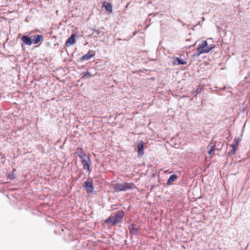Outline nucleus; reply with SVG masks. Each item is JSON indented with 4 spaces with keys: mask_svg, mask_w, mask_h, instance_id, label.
Listing matches in <instances>:
<instances>
[{
    "mask_svg": "<svg viewBox=\"0 0 250 250\" xmlns=\"http://www.w3.org/2000/svg\"><path fill=\"white\" fill-rule=\"evenodd\" d=\"M214 47V46H208L207 42L204 41L201 44L199 45L196 49L197 52L194 56L198 57L202 54L208 53Z\"/></svg>",
    "mask_w": 250,
    "mask_h": 250,
    "instance_id": "obj_1",
    "label": "nucleus"
},
{
    "mask_svg": "<svg viewBox=\"0 0 250 250\" xmlns=\"http://www.w3.org/2000/svg\"><path fill=\"white\" fill-rule=\"evenodd\" d=\"M135 185L131 183H117L114 185V188L116 191H126L133 189Z\"/></svg>",
    "mask_w": 250,
    "mask_h": 250,
    "instance_id": "obj_2",
    "label": "nucleus"
},
{
    "mask_svg": "<svg viewBox=\"0 0 250 250\" xmlns=\"http://www.w3.org/2000/svg\"><path fill=\"white\" fill-rule=\"evenodd\" d=\"M124 215V212L123 211H119L117 212L114 215L111 216L107 219L105 222L107 223H111L115 225L119 223Z\"/></svg>",
    "mask_w": 250,
    "mask_h": 250,
    "instance_id": "obj_3",
    "label": "nucleus"
},
{
    "mask_svg": "<svg viewBox=\"0 0 250 250\" xmlns=\"http://www.w3.org/2000/svg\"><path fill=\"white\" fill-rule=\"evenodd\" d=\"M30 38L33 44H37L43 40V36L41 35L31 36Z\"/></svg>",
    "mask_w": 250,
    "mask_h": 250,
    "instance_id": "obj_4",
    "label": "nucleus"
},
{
    "mask_svg": "<svg viewBox=\"0 0 250 250\" xmlns=\"http://www.w3.org/2000/svg\"><path fill=\"white\" fill-rule=\"evenodd\" d=\"M138 154L139 156H142L144 154V144L142 141H139L137 144Z\"/></svg>",
    "mask_w": 250,
    "mask_h": 250,
    "instance_id": "obj_5",
    "label": "nucleus"
},
{
    "mask_svg": "<svg viewBox=\"0 0 250 250\" xmlns=\"http://www.w3.org/2000/svg\"><path fill=\"white\" fill-rule=\"evenodd\" d=\"M21 41L22 42V45H27L30 46L32 44L31 38L27 36H22L21 37Z\"/></svg>",
    "mask_w": 250,
    "mask_h": 250,
    "instance_id": "obj_6",
    "label": "nucleus"
},
{
    "mask_svg": "<svg viewBox=\"0 0 250 250\" xmlns=\"http://www.w3.org/2000/svg\"><path fill=\"white\" fill-rule=\"evenodd\" d=\"M82 163L83 165V168L84 169L87 170L88 171H90V165L91 164V161L89 158H87V159H83L82 161Z\"/></svg>",
    "mask_w": 250,
    "mask_h": 250,
    "instance_id": "obj_7",
    "label": "nucleus"
},
{
    "mask_svg": "<svg viewBox=\"0 0 250 250\" xmlns=\"http://www.w3.org/2000/svg\"><path fill=\"white\" fill-rule=\"evenodd\" d=\"M75 37L76 34H72L71 36L65 42V45L67 46H69L73 44H74L75 42Z\"/></svg>",
    "mask_w": 250,
    "mask_h": 250,
    "instance_id": "obj_8",
    "label": "nucleus"
},
{
    "mask_svg": "<svg viewBox=\"0 0 250 250\" xmlns=\"http://www.w3.org/2000/svg\"><path fill=\"white\" fill-rule=\"evenodd\" d=\"M128 229H129L130 233L131 234L135 235L138 233V228L136 225L134 224H131L129 227Z\"/></svg>",
    "mask_w": 250,
    "mask_h": 250,
    "instance_id": "obj_9",
    "label": "nucleus"
},
{
    "mask_svg": "<svg viewBox=\"0 0 250 250\" xmlns=\"http://www.w3.org/2000/svg\"><path fill=\"white\" fill-rule=\"evenodd\" d=\"M84 187L87 191L89 193L92 192L93 190V184L91 182H85Z\"/></svg>",
    "mask_w": 250,
    "mask_h": 250,
    "instance_id": "obj_10",
    "label": "nucleus"
},
{
    "mask_svg": "<svg viewBox=\"0 0 250 250\" xmlns=\"http://www.w3.org/2000/svg\"><path fill=\"white\" fill-rule=\"evenodd\" d=\"M173 62L174 64H185L187 63V61L185 60L181 59V58H175L174 59Z\"/></svg>",
    "mask_w": 250,
    "mask_h": 250,
    "instance_id": "obj_11",
    "label": "nucleus"
},
{
    "mask_svg": "<svg viewBox=\"0 0 250 250\" xmlns=\"http://www.w3.org/2000/svg\"><path fill=\"white\" fill-rule=\"evenodd\" d=\"M76 153L82 159H84L85 156V153L81 147L77 148L76 150Z\"/></svg>",
    "mask_w": 250,
    "mask_h": 250,
    "instance_id": "obj_12",
    "label": "nucleus"
},
{
    "mask_svg": "<svg viewBox=\"0 0 250 250\" xmlns=\"http://www.w3.org/2000/svg\"><path fill=\"white\" fill-rule=\"evenodd\" d=\"M177 176L175 174H173L170 176V177H169L167 181V184L168 185H171L172 182L175 181L177 180Z\"/></svg>",
    "mask_w": 250,
    "mask_h": 250,
    "instance_id": "obj_13",
    "label": "nucleus"
},
{
    "mask_svg": "<svg viewBox=\"0 0 250 250\" xmlns=\"http://www.w3.org/2000/svg\"><path fill=\"white\" fill-rule=\"evenodd\" d=\"M94 54L93 53H90L88 52L86 54L83 55L82 58L81 60L82 61H85L89 60L91 57H92Z\"/></svg>",
    "mask_w": 250,
    "mask_h": 250,
    "instance_id": "obj_14",
    "label": "nucleus"
},
{
    "mask_svg": "<svg viewBox=\"0 0 250 250\" xmlns=\"http://www.w3.org/2000/svg\"><path fill=\"white\" fill-rule=\"evenodd\" d=\"M103 6L104 7H105V9L110 12V13L112 12V6L111 4L106 2H104V3H103Z\"/></svg>",
    "mask_w": 250,
    "mask_h": 250,
    "instance_id": "obj_15",
    "label": "nucleus"
},
{
    "mask_svg": "<svg viewBox=\"0 0 250 250\" xmlns=\"http://www.w3.org/2000/svg\"><path fill=\"white\" fill-rule=\"evenodd\" d=\"M239 142V138H235L234 140L233 144L231 146H234L236 148H237V146L238 145Z\"/></svg>",
    "mask_w": 250,
    "mask_h": 250,
    "instance_id": "obj_16",
    "label": "nucleus"
},
{
    "mask_svg": "<svg viewBox=\"0 0 250 250\" xmlns=\"http://www.w3.org/2000/svg\"><path fill=\"white\" fill-rule=\"evenodd\" d=\"M92 76V75L88 71H87L85 73H84L83 76V78L85 79H87Z\"/></svg>",
    "mask_w": 250,
    "mask_h": 250,
    "instance_id": "obj_17",
    "label": "nucleus"
},
{
    "mask_svg": "<svg viewBox=\"0 0 250 250\" xmlns=\"http://www.w3.org/2000/svg\"><path fill=\"white\" fill-rule=\"evenodd\" d=\"M232 147V149L229 152V155H233L235 154L236 148L234 146H231Z\"/></svg>",
    "mask_w": 250,
    "mask_h": 250,
    "instance_id": "obj_18",
    "label": "nucleus"
},
{
    "mask_svg": "<svg viewBox=\"0 0 250 250\" xmlns=\"http://www.w3.org/2000/svg\"><path fill=\"white\" fill-rule=\"evenodd\" d=\"M215 148V146H211L210 149L208 151V153L209 154H211L214 151Z\"/></svg>",
    "mask_w": 250,
    "mask_h": 250,
    "instance_id": "obj_19",
    "label": "nucleus"
},
{
    "mask_svg": "<svg viewBox=\"0 0 250 250\" xmlns=\"http://www.w3.org/2000/svg\"><path fill=\"white\" fill-rule=\"evenodd\" d=\"M8 178L9 179H14L15 178V176H14V175L13 174H9Z\"/></svg>",
    "mask_w": 250,
    "mask_h": 250,
    "instance_id": "obj_20",
    "label": "nucleus"
},
{
    "mask_svg": "<svg viewBox=\"0 0 250 250\" xmlns=\"http://www.w3.org/2000/svg\"><path fill=\"white\" fill-rule=\"evenodd\" d=\"M179 22H182L181 20H178Z\"/></svg>",
    "mask_w": 250,
    "mask_h": 250,
    "instance_id": "obj_21",
    "label": "nucleus"
}]
</instances>
